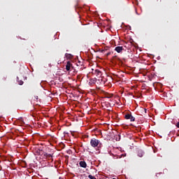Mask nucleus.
Listing matches in <instances>:
<instances>
[{
	"instance_id": "f257e3e1",
	"label": "nucleus",
	"mask_w": 179,
	"mask_h": 179,
	"mask_svg": "<svg viewBox=\"0 0 179 179\" xmlns=\"http://www.w3.org/2000/svg\"><path fill=\"white\" fill-rule=\"evenodd\" d=\"M90 145L92 148H101L103 144L100 142L99 140L96 138H92L90 141Z\"/></svg>"
},
{
	"instance_id": "f03ea898",
	"label": "nucleus",
	"mask_w": 179,
	"mask_h": 179,
	"mask_svg": "<svg viewBox=\"0 0 179 179\" xmlns=\"http://www.w3.org/2000/svg\"><path fill=\"white\" fill-rule=\"evenodd\" d=\"M66 70L67 71V72H71V71H75V67H73L72 62L69 61L66 62Z\"/></svg>"
},
{
	"instance_id": "7ed1b4c3",
	"label": "nucleus",
	"mask_w": 179,
	"mask_h": 179,
	"mask_svg": "<svg viewBox=\"0 0 179 179\" xmlns=\"http://www.w3.org/2000/svg\"><path fill=\"white\" fill-rule=\"evenodd\" d=\"M125 120H130L131 122L135 121V117L132 116L131 113H127L124 115Z\"/></svg>"
},
{
	"instance_id": "20e7f679",
	"label": "nucleus",
	"mask_w": 179,
	"mask_h": 179,
	"mask_svg": "<svg viewBox=\"0 0 179 179\" xmlns=\"http://www.w3.org/2000/svg\"><path fill=\"white\" fill-rule=\"evenodd\" d=\"M94 73L96 75L97 78H101V75H103V73H101V71L98 69L94 71Z\"/></svg>"
},
{
	"instance_id": "39448f33",
	"label": "nucleus",
	"mask_w": 179,
	"mask_h": 179,
	"mask_svg": "<svg viewBox=\"0 0 179 179\" xmlns=\"http://www.w3.org/2000/svg\"><path fill=\"white\" fill-rule=\"evenodd\" d=\"M79 164L80 167H83V169H86V167H87V164L85 161L80 162Z\"/></svg>"
},
{
	"instance_id": "423d86ee",
	"label": "nucleus",
	"mask_w": 179,
	"mask_h": 179,
	"mask_svg": "<svg viewBox=\"0 0 179 179\" xmlns=\"http://www.w3.org/2000/svg\"><path fill=\"white\" fill-rule=\"evenodd\" d=\"M124 50V48L122 46H117L115 48V51H116L117 52H121V51H123Z\"/></svg>"
},
{
	"instance_id": "0eeeda50",
	"label": "nucleus",
	"mask_w": 179,
	"mask_h": 179,
	"mask_svg": "<svg viewBox=\"0 0 179 179\" xmlns=\"http://www.w3.org/2000/svg\"><path fill=\"white\" fill-rule=\"evenodd\" d=\"M65 57L67 59H72V58H73V55L69 53H66Z\"/></svg>"
},
{
	"instance_id": "6e6552de",
	"label": "nucleus",
	"mask_w": 179,
	"mask_h": 179,
	"mask_svg": "<svg viewBox=\"0 0 179 179\" xmlns=\"http://www.w3.org/2000/svg\"><path fill=\"white\" fill-rule=\"evenodd\" d=\"M104 95L106 99H111L113 97V94H108V92H105Z\"/></svg>"
},
{
	"instance_id": "1a4fd4ad",
	"label": "nucleus",
	"mask_w": 179,
	"mask_h": 179,
	"mask_svg": "<svg viewBox=\"0 0 179 179\" xmlns=\"http://www.w3.org/2000/svg\"><path fill=\"white\" fill-rule=\"evenodd\" d=\"M138 157H143V152L142 150L138 151Z\"/></svg>"
},
{
	"instance_id": "9d476101",
	"label": "nucleus",
	"mask_w": 179,
	"mask_h": 179,
	"mask_svg": "<svg viewBox=\"0 0 179 179\" xmlns=\"http://www.w3.org/2000/svg\"><path fill=\"white\" fill-rule=\"evenodd\" d=\"M17 80H18L19 85H23V80H19V77H17Z\"/></svg>"
},
{
	"instance_id": "9b49d317",
	"label": "nucleus",
	"mask_w": 179,
	"mask_h": 179,
	"mask_svg": "<svg viewBox=\"0 0 179 179\" xmlns=\"http://www.w3.org/2000/svg\"><path fill=\"white\" fill-rule=\"evenodd\" d=\"M44 156H46V157H52V155H51V154H48V153H45Z\"/></svg>"
},
{
	"instance_id": "f8f14e48",
	"label": "nucleus",
	"mask_w": 179,
	"mask_h": 179,
	"mask_svg": "<svg viewBox=\"0 0 179 179\" xmlns=\"http://www.w3.org/2000/svg\"><path fill=\"white\" fill-rule=\"evenodd\" d=\"M88 178H90V179H96V177L92 176V175H89L88 176Z\"/></svg>"
},
{
	"instance_id": "ddd939ff",
	"label": "nucleus",
	"mask_w": 179,
	"mask_h": 179,
	"mask_svg": "<svg viewBox=\"0 0 179 179\" xmlns=\"http://www.w3.org/2000/svg\"><path fill=\"white\" fill-rule=\"evenodd\" d=\"M163 0H157V3L160 4L162 3Z\"/></svg>"
},
{
	"instance_id": "4468645a",
	"label": "nucleus",
	"mask_w": 179,
	"mask_h": 179,
	"mask_svg": "<svg viewBox=\"0 0 179 179\" xmlns=\"http://www.w3.org/2000/svg\"><path fill=\"white\" fill-rule=\"evenodd\" d=\"M34 97H35L36 100H38V96H35Z\"/></svg>"
},
{
	"instance_id": "2eb2a0df",
	"label": "nucleus",
	"mask_w": 179,
	"mask_h": 179,
	"mask_svg": "<svg viewBox=\"0 0 179 179\" xmlns=\"http://www.w3.org/2000/svg\"><path fill=\"white\" fill-rule=\"evenodd\" d=\"M177 128H179V122L176 124Z\"/></svg>"
},
{
	"instance_id": "dca6fc26",
	"label": "nucleus",
	"mask_w": 179,
	"mask_h": 179,
	"mask_svg": "<svg viewBox=\"0 0 179 179\" xmlns=\"http://www.w3.org/2000/svg\"><path fill=\"white\" fill-rule=\"evenodd\" d=\"M110 54H111V52H108V53L106 54V56L108 57V55H110Z\"/></svg>"
},
{
	"instance_id": "f3484780",
	"label": "nucleus",
	"mask_w": 179,
	"mask_h": 179,
	"mask_svg": "<svg viewBox=\"0 0 179 179\" xmlns=\"http://www.w3.org/2000/svg\"><path fill=\"white\" fill-rule=\"evenodd\" d=\"M145 113H146V109H145Z\"/></svg>"
},
{
	"instance_id": "a211bd4d",
	"label": "nucleus",
	"mask_w": 179,
	"mask_h": 179,
	"mask_svg": "<svg viewBox=\"0 0 179 179\" xmlns=\"http://www.w3.org/2000/svg\"><path fill=\"white\" fill-rule=\"evenodd\" d=\"M113 179H115V178H113Z\"/></svg>"
}]
</instances>
